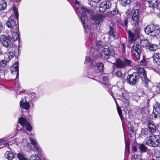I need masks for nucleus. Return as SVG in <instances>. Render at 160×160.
<instances>
[{
    "mask_svg": "<svg viewBox=\"0 0 160 160\" xmlns=\"http://www.w3.org/2000/svg\"><path fill=\"white\" fill-rule=\"evenodd\" d=\"M7 62L5 60L0 61V70H2L6 66Z\"/></svg>",
    "mask_w": 160,
    "mask_h": 160,
    "instance_id": "nucleus-32",
    "label": "nucleus"
},
{
    "mask_svg": "<svg viewBox=\"0 0 160 160\" xmlns=\"http://www.w3.org/2000/svg\"><path fill=\"white\" fill-rule=\"evenodd\" d=\"M115 26L113 23L111 22L109 25V31L108 32L109 37L113 39H116L118 37V34L114 30Z\"/></svg>",
    "mask_w": 160,
    "mask_h": 160,
    "instance_id": "nucleus-11",
    "label": "nucleus"
},
{
    "mask_svg": "<svg viewBox=\"0 0 160 160\" xmlns=\"http://www.w3.org/2000/svg\"><path fill=\"white\" fill-rule=\"evenodd\" d=\"M111 14L112 15H114L115 14H117L118 15H120L119 14H118V12L117 10H114L111 12Z\"/></svg>",
    "mask_w": 160,
    "mask_h": 160,
    "instance_id": "nucleus-46",
    "label": "nucleus"
},
{
    "mask_svg": "<svg viewBox=\"0 0 160 160\" xmlns=\"http://www.w3.org/2000/svg\"><path fill=\"white\" fill-rule=\"evenodd\" d=\"M132 62L130 60L127 59L122 60L120 59H117L115 62V66L119 68H125L130 66Z\"/></svg>",
    "mask_w": 160,
    "mask_h": 160,
    "instance_id": "nucleus-5",
    "label": "nucleus"
},
{
    "mask_svg": "<svg viewBox=\"0 0 160 160\" xmlns=\"http://www.w3.org/2000/svg\"><path fill=\"white\" fill-rule=\"evenodd\" d=\"M124 106L125 108L127 109L129 107V105L128 103V100H126V101H124Z\"/></svg>",
    "mask_w": 160,
    "mask_h": 160,
    "instance_id": "nucleus-44",
    "label": "nucleus"
},
{
    "mask_svg": "<svg viewBox=\"0 0 160 160\" xmlns=\"http://www.w3.org/2000/svg\"><path fill=\"white\" fill-rule=\"evenodd\" d=\"M111 4L109 1H105L102 2L100 4L99 11L101 12H104L107 9L109 8Z\"/></svg>",
    "mask_w": 160,
    "mask_h": 160,
    "instance_id": "nucleus-14",
    "label": "nucleus"
},
{
    "mask_svg": "<svg viewBox=\"0 0 160 160\" xmlns=\"http://www.w3.org/2000/svg\"><path fill=\"white\" fill-rule=\"evenodd\" d=\"M160 116V104L158 102H156L154 106V109L152 114V118H156Z\"/></svg>",
    "mask_w": 160,
    "mask_h": 160,
    "instance_id": "nucleus-13",
    "label": "nucleus"
},
{
    "mask_svg": "<svg viewBox=\"0 0 160 160\" xmlns=\"http://www.w3.org/2000/svg\"><path fill=\"white\" fill-rule=\"evenodd\" d=\"M124 48V47H123V49H124V48Z\"/></svg>",
    "mask_w": 160,
    "mask_h": 160,
    "instance_id": "nucleus-58",
    "label": "nucleus"
},
{
    "mask_svg": "<svg viewBox=\"0 0 160 160\" xmlns=\"http://www.w3.org/2000/svg\"><path fill=\"white\" fill-rule=\"evenodd\" d=\"M92 51L91 50L90 52V57L87 56L86 57V60L85 62V63L89 62L92 64L93 63V60L91 58V57H92L94 59L97 58H98V56L97 53H96L95 52L94 53H92Z\"/></svg>",
    "mask_w": 160,
    "mask_h": 160,
    "instance_id": "nucleus-18",
    "label": "nucleus"
},
{
    "mask_svg": "<svg viewBox=\"0 0 160 160\" xmlns=\"http://www.w3.org/2000/svg\"><path fill=\"white\" fill-rule=\"evenodd\" d=\"M145 32L147 34L155 36L159 33L160 29L158 26L151 25L146 28Z\"/></svg>",
    "mask_w": 160,
    "mask_h": 160,
    "instance_id": "nucleus-4",
    "label": "nucleus"
},
{
    "mask_svg": "<svg viewBox=\"0 0 160 160\" xmlns=\"http://www.w3.org/2000/svg\"><path fill=\"white\" fill-rule=\"evenodd\" d=\"M140 44L143 47H148L150 43L149 41L148 40L144 39L141 41Z\"/></svg>",
    "mask_w": 160,
    "mask_h": 160,
    "instance_id": "nucleus-30",
    "label": "nucleus"
},
{
    "mask_svg": "<svg viewBox=\"0 0 160 160\" xmlns=\"http://www.w3.org/2000/svg\"><path fill=\"white\" fill-rule=\"evenodd\" d=\"M148 2L149 4V7L154 8L157 7L159 2L158 0H148Z\"/></svg>",
    "mask_w": 160,
    "mask_h": 160,
    "instance_id": "nucleus-23",
    "label": "nucleus"
},
{
    "mask_svg": "<svg viewBox=\"0 0 160 160\" xmlns=\"http://www.w3.org/2000/svg\"><path fill=\"white\" fill-rule=\"evenodd\" d=\"M18 122L22 126L26 127V130H31L32 127L31 125L27 121V120L23 117H20L19 118Z\"/></svg>",
    "mask_w": 160,
    "mask_h": 160,
    "instance_id": "nucleus-16",
    "label": "nucleus"
},
{
    "mask_svg": "<svg viewBox=\"0 0 160 160\" xmlns=\"http://www.w3.org/2000/svg\"><path fill=\"white\" fill-rule=\"evenodd\" d=\"M117 111H118V113L121 118L122 119V111H121L120 108L118 107H117Z\"/></svg>",
    "mask_w": 160,
    "mask_h": 160,
    "instance_id": "nucleus-45",
    "label": "nucleus"
},
{
    "mask_svg": "<svg viewBox=\"0 0 160 160\" xmlns=\"http://www.w3.org/2000/svg\"><path fill=\"white\" fill-rule=\"evenodd\" d=\"M31 160H41L39 157L36 155H33L31 157Z\"/></svg>",
    "mask_w": 160,
    "mask_h": 160,
    "instance_id": "nucleus-40",
    "label": "nucleus"
},
{
    "mask_svg": "<svg viewBox=\"0 0 160 160\" xmlns=\"http://www.w3.org/2000/svg\"><path fill=\"white\" fill-rule=\"evenodd\" d=\"M155 155L157 158H160V152L159 150H156L155 152Z\"/></svg>",
    "mask_w": 160,
    "mask_h": 160,
    "instance_id": "nucleus-42",
    "label": "nucleus"
},
{
    "mask_svg": "<svg viewBox=\"0 0 160 160\" xmlns=\"http://www.w3.org/2000/svg\"><path fill=\"white\" fill-rule=\"evenodd\" d=\"M134 131H128V134L130 133L131 134V132L133 133Z\"/></svg>",
    "mask_w": 160,
    "mask_h": 160,
    "instance_id": "nucleus-52",
    "label": "nucleus"
},
{
    "mask_svg": "<svg viewBox=\"0 0 160 160\" xmlns=\"http://www.w3.org/2000/svg\"><path fill=\"white\" fill-rule=\"evenodd\" d=\"M141 133L146 135L145 139L146 144L149 146L156 147L160 143V138L158 135H155L152 131H142Z\"/></svg>",
    "mask_w": 160,
    "mask_h": 160,
    "instance_id": "nucleus-1",
    "label": "nucleus"
},
{
    "mask_svg": "<svg viewBox=\"0 0 160 160\" xmlns=\"http://www.w3.org/2000/svg\"><path fill=\"white\" fill-rule=\"evenodd\" d=\"M95 65L94 69L96 70V71L95 72L98 74L97 76L98 77L100 74V72L103 70L104 65L103 63L101 62L95 63Z\"/></svg>",
    "mask_w": 160,
    "mask_h": 160,
    "instance_id": "nucleus-17",
    "label": "nucleus"
},
{
    "mask_svg": "<svg viewBox=\"0 0 160 160\" xmlns=\"http://www.w3.org/2000/svg\"><path fill=\"white\" fill-rule=\"evenodd\" d=\"M115 75L118 77H120L122 76V73L121 71L118 70L117 72H115Z\"/></svg>",
    "mask_w": 160,
    "mask_h": 160,
    "instance_id": "nucleus-41",
    "label": "nucleus"
},
{
    "mask_svg": "<svg viewBox=\"0 0 160 160\" xmlns=\"http://www.w3.org/2000/svg\"><path fill=\"white\" fill-rule=\"evenodd\" d=\"M29 131V132H30L31 131L29 130V131Z\"/></svg>",
    "mask_w": 160,
    "mask_h": 160,
    "instance_id": "nucleus-57",
    "label": "nucleus"
},
{
    "mask_svg": "<svg viewBox=\"0 0 160 160\" xmlns=\"http://www.w3.org/2000/svg\"><path fill=\"white\" fill-rule=\"evenodd\" d=\"M95 77H96V75H94Z\"/></svg>",
    "mask_w": 160,
    "mask_h": 160,
    "instance_id": "nucleus-59",
    "label": "nucleus"
},
{
    "mask_svg": "<svg viewBox=\"0 0 160 160\" xmlns=\"http://www.w3.org/2000/svg\"><path fill=\"white\" fill-rule=\"evenodd\" d=\"M96 46L95 47L91 50L92 51H94L95 53L97 54L96 50H99L100 48H102L103 47V43L101 41H97L96 42Z\"/></svg>",
    "mask_w": 160,
    "mask_h": 160,
    "instance_id": "nucleus-21",
    "label": "nucleus"
},
{
    "mask_svg": "<svg viewBox=\"0 0 160 160\" xmlns=\"http://www.w3.org/2000/svg\"><path fill=\"white\" fill-rule=\"evenodd\" d=\"M13 10L16 18H15L13 16H11L6 22V24L12 30H15L16 31H18V26H17L16 23V20L18 21V14L15 7H13Z\"/></svg>",
    "mask_w": 160,
    "mask_h": 160,
    "instance_id": "nucleus-3",
    "label": "nucleus"
},
{
    "mask_svg": "<svg viewBox=\"0 0 160 160\" xmlns=\"http://www.w3.org/2000/svg\"><path fill=\"white\" fill-rule=\"evenodd\" d=\"M141 158L140 156L135 155L132 156L131 160H141Z\"/></svg>",
    "mask_w": 160,
    "mask_h": 160,
    "instance_id": "nucleus-38",
    "label": "nucleus"
},
{
    "mask_svg": "<svg viewBox=\"0 0 160 160\" xmlns=\"http://www.w3.org/2000/svg\"><path fill=\"white\" fill-rule=\"evenodd\" d=\"M18 65V62H16L10 68L11 72L15 76V78H13V79H16L18 76L19 69Z\"/></svg>",
    "mask_w": 160,
    "mask_h": 160,
    "instance_id": "nucleus-12",
    "label": "nucleus"
},
{
    "mask_svg": "<svg viewBox=\"0 0 160 160\" xmlns=\"http://www.w3.org/2000/svg\"><path fill=\"white\" fill-rule=\"evenodd\" d=\"M7 4L4 0H0V10L6 8Z\"/></svg>",
    "mask_w": 160,
    "mask_h": 160,
    "instance_id": "nucleus-28",
    "label": "nucleus"
},
{
    "mask_svg": "<svg viewBox=\"0 0 160 160\" xmlns=\"http://www.w3.org/2000/svg\"><path fill=\"white\" fill-rule=\"evenodd\" d=\"M121 4L125 6L130 2V0H120Z\"/></svg>",
    "mask_w": 160,
    "mask_h": 160,
    "instance_id": "nucleus-34",
    "label": "nucleus"
},
{
    "mask_svg": "<svg viewBox=\"0 0 160 160\" xmlns=\"http://www.w3.org/2000/svg\"><path fill=\"white\" fill-rule=\"evenodd\" d=\"M115 53L113 49L105 48L101 51V57L104 59L107 60L109 58L110 56H113Z\"/></svg>",
    "mask_w": 160,
    "mask_h": 160,
    "instance_id": "nucleus-7",
    "label": "nucleus"
},
{
    "mask_svg": "<svg viewBox=\"0 0 160 160\" xmlns=\"http://www.w3.org/2000/svg\"><path fill=\"white\" fill-rule=\"evenodd\" d=\"M43 160H47V159L46 158H43Z\"/></svg>",
    "mask_w": 160,
    "mask_h": 160,
    "instance_id": "nucleus-55",
    "label": "nucleus"
},
{
    "mask_svg": "<svg viewBox=\"0 0 160 160\" xmlns=\"http://www.w3.org/2000/svg\"><path fill=\"white\" fill-rule=\"evenodd\" d=\"M74 2L77 5L76 6L77 9L81 15V19L84 28L86 30L89 29L90 27V25H87L86 22H88L87 18L86 15L88 11L85 8L82 7L80 2L77 0H75Z\"/></svg>",
    "mask_w": 160,
    "mask_h": 160,
    "instance_id": "nucleus-2",
    "label": "nucleus"
},
{
    "mask_svg": "<svg viewBox=\"0 0 160 160\" xmlns=\"http://www.w3.org/2000/svg\"><path fill=\"white\" fill-rule=\"evenodd\" d=\"M127 24V19H126L123 21V23H122V25L123 26H126Z\"/></svg>",
    "mask_w": 160,
    "mask_h": 160,
    "instance_id": "nucleus-49",
    "label": "nucleus"
},
{
    "mask_svg": "<svg viewBox=\"0 0 160 160\" xmlns=\"http://www.w3.org/2000/svg\"><path fill=\"white\" fill-rule=\"evenodd\" d=\"M131 13V11L129 10H128L127 12H126V13L128 14H130Z\"/></svg>",
    "mask_w": 160,
    "mask_h": 160,
    "instance_id": "nucleus-53",
    "label": "nucleus"
},
{
    "mask_svg": "<svg viewBox=\"0 0 160 160\" xmlns=\"http://www.w3.org/2000/svg\"><path fill=\"white\" fill-rule=\"evenodd\" d=\"M17 157L19 160H24L26 158L23 154L21 153L18 154Z\"/></svg>",
    "mask_w": 160,
    "mask_h": 160,
    "instance_id": "nucleus-36",
    "label": "nucleus"
},
{
    "mask_svg": "<svg viewBox=\"0 0 160 160\" xmlns=\"http://www.w3.org/2000/svg\"><path fill=\"white\" fill-rule=\"evenodd\" d=\"M18 31H16L14 30H12V41H14L18 39H19V35L17 32Z\"/></svg>",
    "mask_w": 160,
    "mask_h": 160,
    "instance_id": "nucleus-24",
    "label": "nucleus"
},
{
    "mask_svg": "<svg viewBox=\"0 0 160 160\" xmlns=\"http://www.w3.org/2000/svg\"><path fill=\"white\" fill-rule=\"evenodd\" d=\"M20 106L23 109L28 110L29 109L30 106L28 102H27L26 98H24L20 101Z\"/></svg>",
    "mask_w": 160,
    "mask_h": 160,
    "instance_id": "nucleus-19",
    "label": "nucleus"
},
{
    "mask_svg": "<svg viewBox=\"0 0 160 160\" xmlns=\"http://www.w3.org/2000/svg\"><path fill=\"white\" fill-rule=\"evenodd\" d=\"M128 35L130 38L129 40H131L132 42L135 41L136 39V37L135 36V35L130 31L128 32Z\"/></svg>",
    "mask_w": 160,
    "mask_h": 160,
    "instance_id": "nucleus-29",
    "label": "nucleus"
},
{
    "mask_svg": "<svg viewBox=\"0 0 160 160\" xmlns=\"http://www.w3.org/2000/svg\"><path fill=\"white\" fill-rule=\"evenodd\" d=\"M148 127L150 130H156L158 129L153 123L150 122H148Z\"/></svg>",
    "mask_w": 160,
    "mask_h": 160,
    "instance_id": "nucleus-31",
    "label": "nucleus"
},
{
    "mask_svg": "<svg viewBox=\"0 0 160 160\" xmlns=\"http://www.w3.org/2000/svg\"><path fill=\"white\" fill-rule=\"evenodd\" d=\"M0 41L5 47H8L11 45V37L9 36L2 35L0 36Z\"/></svg>",
    "mask_w": 160,
    "mask_h": 160,
    "instance_id": "nucleus-10",
    "label": "nucleus"
},
{
    "mask_svg": "<svg viewBox=\"0 0 160 160\" xmlns=\"http://www.w3.org/2000/svg\"><path fill=\"white\" fill-rule=\"evenodd\" d=\"M132 19L131 23L133 26H137L138 25L139 22V11L136 9L133 10L132 13Z\"/></svg>",
    "mask_w": 160,
    "mask_h": 160,
    "instance_id": "nucleus-6",
    "label": "nucleus"
},
{
    "mask_svg": "<svg viewBox=\"0 0 160 160\" xmlns=\"http://www.w3.org/2000/svg\"><path fill=\"white\" fill-rule=\"evenodd\" d=\"M156 160H158V159H156Z\"/></svg>",
    "mask_w": 160,
    "mask_h": 160,
    "instance_id": "nucleus-60",
    "label": "nucleus"
},
{
    "mask_svg": "<svg viewBox=\"0 0 160 160\" xmlns=\"http://www.w3.org/2000/svg\"><path fill=\"white\" fill-rule=\"evenodd\" d=\"M3 28V26L2 22L0 21V33Z\"/></svg>",
    "mask_w": 160,
    "mask_h": 160,
    "instance_id": "nucleus-47",
    "label": "nucleus"
},
{
    "mask_svg": "<svg viewBox=\"0 0 160 160\" xmlns=\"http://www.w3.org/2000/svg\"><path fill=\"white\" fill-rule=\"evenodd\" d=\"M85 32H87V31L86 30H85Z\"/></svg>",
    "mask_w": 160,
    "mask_h": 160,
    "instance_id": "nucleus-56",
    "label": "nucleus"
},
{
    "mask_svg": "<svg viewBox=\"0 0 160 160\" xmlns=\"http://www.w3.org/2000/svg\"><path fill=\"white\" fill-rule=\"evenodd\" d=\"M130 143L128 142H127L125 143V149H127L128 151L130 152V148H129Z\"/></svg>",
    "mask_w": 160,
    "mask_h": 160,
    "instance_id": "nucleus-43",
    "label": "nucleus"
},
{
    "mask_svg": "<svg viewBox=\"0 0 160 160\" xmlns=\"http://www.w3.org/2000/svg\"><path fill=\"white\" fill-rule=\"evenodd\" d=\"M5 156L8 160H12L14 158V154L11 152H6Z\"/></svg>",
    "mask_w": 160,
    "mask_h": 160,
    "instance_id": "nucleus-25",
    "label": "nucleus"
},
{
    "mask_svg": "<svg viewBox=\"0 0 160 160\" xmlns=\"http://www.w3.org/2000/svg\"><path fill=\"white\" fill-rule=\"evenodd\" d=\"M92 2L96 3H98L101 0H90Z\"/></svg>",
    "mask_w": 160,
    "mask_h": 160,
    "instance_id": "nucleus-50",
    "label": "nucleus"
},
{
    "mask_svg": "<svg viewBox=\"0 0 160 160\" xmlns=\"http://www.w3.org/2000/svg\"><path fill=\"white\" fill-rule=\"evenodd\" d=\"M5 144H6V142L4 139L3 138L0 139V148L4 147Z\"/></svg>",
    "mask_w": 160,
    "mask_h": 160,
    "instance_id": "nucleus-37",
    "label": "nucleus"
},
{
    "mask_svg": "<svg viewBox=\"0 0 160 160\" xmlns=\"http://www.w3.org/2000/svg\"><path fill=\"white\" fill-rule=\"evenodd\" d=\"M132 150L134 152L137 151V149L136 147L135 146L133 145L132 147Z\"/></svg>",
    "mask_w": 160,
    "mask_h": 160,
    "instance_id": "nucleus-48",
    "label": "nucleus"
},
{
    "mask_svg": "<svg viewBox=\"0 0 160 160\" xmlns=\"http://www.w3.org/2000/svg\"><path fill=\"white\" fill-rule=\"evenodd\" d=\"M152 58L153 60L158 65H160V53H155L153 55Z\"/></svg>",
    "mask_w": 160,
    "mask_h": 160,
    "instance_id": "nucleus-22",
    "label": "nucleus"
},
{
    "mask_svg": "<svg viewBox=\"0 0 160 160\" xmlns=\"http://www.w3.org/2000/svg\"><path fill=\"white\" fill-rule=\"evenodd\" d=\"M148 49L151 51H155L158 48V47L155 44H149L148 46Z\"/></svg>",
    "mask_w": 160,
    "mask_h": 160,
    "instance_id": "nucleus-27",
    "label": "nucleus"
},
{
    "mask_svg": "<svg viewBox=\"0 0 160 160\" xmlns=\"http://www.w3.org/2000/svg\"><path fill=\"white\" fill-rule=\"evenodd\" d=\"M140 64L142 65H144L145 64V61L144 60H142L140 62Z\"/></svg>",
    "mask_w": 160,
    "mask_h": 160,
    "instance_id": "nucleus-51",
    "label": "nucleus"
},
{
    "mask_svg": "<svg viewBox=\"0 0 160 160\" xmlns=\"http://www.w3.org/2000/svg\"><path fill=\"white\" fill-rule=\"evenodd\" d=\"M30 140L34 147V149L37 151L40 152L42 149L41 147L39 146V144L37 143L36 140L30 138Z\"/></svg>",
    "mask_w": 160,
    "mask_h": 160,
    "instance_id": "nucleus-20",
    "label": "nucleus"
},
{
    "mask_svg": "<svg viewBox=\"0 0 160 160\" xmlns=\"http://www.w3.org/2000/svg\"><path fill=\"white\" fill-rule=\"evenodd\" d=\"M132 55L134 56L137 59H139L141 53V48L139 44H134L132 49Z\"/></svg>",
    "mask_w": 160,
    "mask_h": 160,
    "instance_id": "nucleus-9",
    "label": "nucleus"
},
{
    "mask_svg": "<svg viewBox=\"0 0 160 160\" xmlns=\"http://www.w3.org/2000/svg\"><path fill=\"white\" fill-rule=\"evenodd\" d=\"M25 92V90H22V91L20 92L19 93H20L21 92Z\"/></svg>",
    "mask_w": 160,
    "mask_h": 160,
    "instance_id": "nucleus-54",
    "label": "nucleus"
},
{
    "mask_svg": "<svg viewBox=\"0 0 160 160\" xmlns=\"http://www.w3.org/2000/svg\"><path fill=\"white\" fill-rule=\"evenodd\" d=\"M146 148V147L143 144H141L139 146V150L141 152H145Z\"/></svg>",
    "mask_w": 160,
    "mask_h": 160,
    "instance_id": "nucleus-35",
    "label": "nucleus"
},
{
    "mask_svg": "<svg viewBox=\"0 0 160 160\" xmlns=\"http://www.w3.org/2000/svg\"><path fill=\"white\" fill-rule=\"evenodd\" d=\"M98 78L99 79V80H97L96 79H94L95 80H97V81H103V82H107L108 81V80L107 78V77H104L103 75H102L100 76V77H98Z\"/></svg>",
    "mask_w": 160,
    "mask_h": 160,
    "instance_id": "nucleus-33",
    "label": "nucleus"
},
{
    "mask_svg": "<svg viewBox=\"0 0 160 160\" xmlns=\"http://www.w3.org/2000/svg\"><path fill=\"white\" fill-rule=\"evenodd\" d=\"M15 54L13 52H10L8 54V58L9 59H11L14 56Z\"/></svg>",
    "mask_w": 160,
    "mask_h": 160,
    "instance_id": "nucleus-39",
    "label": "nucleus"
},
{
    "mask_svg": "<svg viewBox=\"0 0 160 160\" xmlns=\"http://www.w3.org/2000/svg\"><path fill=\"white\" fill-rule=\"evenodd\" d=\"M139 78L138 73H134L127 76V81L130 85H133L138 82Z\"/></svg>",
    "mask_w": 160,
    "mask_h": 160,
    "instance_id": "nucleus-8",
    "label": "nucleus"
},
{
    "mask_svg": "<svg viewBox=\"0 0 160 160\" xmlns=\"http://www.w3.org/2000/svg\"><path fill=\"white\" fill-rule=\"evenodd\" d=\"M139 72L141 73V77L144 79H146V71L143 68H139Z\"/></svg>",
    "mask_w": 160,
    "mask_h": 160,
    "instance_id": "nucleus-26",
    "label": "nucleus"
},
{
    "mask_svg": "<svg viewBox=\"0 0 160 160\" xmlns=\"http://www.w3.org/2000/svg\"><path fill=\"white\" fill-rule=\"evenodd\" d=\"M93 20L97 24L101 25L103 23L105 17L104 16L100 14H96L92 17Z\"/></svg>",
    "mask_w": 160,
    "mask_h": 160,
    "instance_id": "nucleus-15",
    "label": "nucleus"
}]
</instances>
